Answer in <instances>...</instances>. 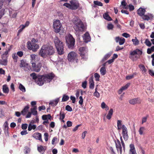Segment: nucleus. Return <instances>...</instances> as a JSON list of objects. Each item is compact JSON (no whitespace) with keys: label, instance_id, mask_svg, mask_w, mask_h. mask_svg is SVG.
<instances>
[{"label":"nucleus","instance_id":"nucleus-12","mask_svg":"<svg viewBox=\"0 0 154 154\" xmlns=\"http://www.w3.org/2000/svg\"><path fill=\"white\" fill-rule=\"evenodd\" d=\"M71 4V9L76 10L79 7V2L76 0H72L70 2Z\"/></svg>","mask_w":154,"mask_h":154},{"label":"nucleus","instance_id":"nucleus-46","mask_svg":"<svg viewBox=\"0 0 154 154\" xmlns=\"http://www.w3.org/2000/svg\"><path fill=\"white\" fill-rule=\"evenodd\" d=\"M12 58L13 59H14V62H17V59L18 58V57L17 56V54L15 53L12 56Z\"/></svg>","mask_w":154,"mask_h":154},{"label":"nucleus","instance_id":"nucleus-4","mask_svg":"<svg viewBox=\"0 0 154 154\" xmlns=\"http://www.w3.org/2000/svg\"><path fill=\"white\" fill-rule=\"evenodd\" d=\"M54 42L58 53L60 55L64 54L63 45L60 39H54Z\"/></svg>","mask_w":154,"mask_h":154},{"label":"nucleus","instance_id":"nucleus-18","mask_svg":"<svg viewBox=\"0 0 154 154\" xmlns=\"http://www.w3.org/2000/svg\"><path fill=\"white\" fill-rule=\"evenodd\" d=\"M130 149L129 154H137L135 150L134 145L131 144L130 145Z\"/></svg>","mask_w":154,"mask_h":154},{"label":"nucleus","instance_id":"nucleus-11","mask_svg":"<svg viewBox=\"0 0 154 154\" xmlns=\"http://www.w3.org/2000/svg\"><path fill=\"white\" fill-rule=\"evenodd\" d=\"M66 40L68 48L71 49L73 48L75 45V39H66Z\"/></svg>","mask_w":154,"mask_h":154},{"label":"nucleus","instance_id":"nucleus-20","mask_svg":"<svg viewBox=\"0 0 154 154\" xmlns=\"http://www.w3.org/2000/svg\"><path fill=\"white\" fill-rule=\"evenodd\" d=\"M145 9L140 8L137 10V14L140 16H143L145 14Z\"/></svg>","mask_w":154,"mask_h":154},{"label":"nucleus","instance_id":"nucleus-61","mask_svg":"<svg viewBox=\"0 0 154 154\" xmlns=\"http://www.w3.org/2000/svg\"><path fill=\"white\" fill-rule=\"evenodd\" d=\"M148 117L147 116L144 117L143 118L142 121V124L146 122L147 121Z\"/></svg>","mask_w":154,"mask_h":154},{"label":"nucleus","instance_id":"nucleus-24","mask_svg":"<svg viewBox=\"0 0 154 154\" xmlns=\"http://www.w3.org/2000/svg\"><path fill=\"white\" fill-rule=\"evenodd\" d=\"M37 57V56L35 54H32L30 55L31 58V63H35L36 58Z\"/></svg>","mask_w":154,"mask_h":154},{"label":"nucleus","instance_id":"nucleus-39","mask_svg":"<svg viewBox=\"0 0 154 154\" xmlns=\"http://www.w3.org/2000/svg\"><path fill=\"white\" fill-rule=\"evenodd\" d=\"M51 117L50 114L47 115H44L42 116V118L43 120H48V119H50Z\"/></svg>","mask_w":154,"mask_h":154},{"label":"nucleus","instance_id":"nucleus-40","mask_svg":"<svg viewBox=\"0 0 154 154\" xmlns=\"http://www.w3.org/2000/svg\"><path fill=\"white\" fill-rule=\"evenodd\" d=\"M139 67L143 73H146V69L143 65L142 64L140 65H139Z\"/></svg>","mask_w":154,"mask_h":154},{"label":"nucleus","instance_id":"nucleus-6","mask_svg":"<svg viewBox=\"0 0 154 154\" xmlns=\"http://www.w3.org/2000/svg\"><path fill=\"white\" fill-rule=\"evenodd\" d=\"M74 28L76 31H81L83 30L84 25L81 20H77L75 21Z\"/></svg>","mask_w":154,"mask_h":154},{"label":"nucleus","instance_id":"nucleus-45","mask_svg":"<svg viewBox=\"0 0 154 154\" xmlns=\"http://www.w3.org/2000/svg\"><path fill=\"white\" fill-rule=\"evenodd\" d=\"M97 88H96L95 89V91L94 93V96L97 98H99L100 96V94L97 91Z\"/></svg>","mask_w":154,"mask_h":154},{"label":"nucleus","instance_id":"nucleus-49","mask_svg":"<svg viewBox=\"0 0 154 154\" xmlns=\"http://www.w3.org/2000/svg\"><path fill=\"white\" fill-rule=\"evenodd\" d=\"M94 76L96 81H98L99 80L100 75L98 73H95L94 74Z\"/></svg>","mask_w":154,"mask_h":154},{"label":"nucleus","instance_id":"nucleus-62","mask_svg":"<svg viewBox=\"0 0 154 154\" xmlns=\"http://www.w3.org/2000/svg\"><path fill=\"white\" fill-rule=\"evenodd\" d=\"M107 27L108 29H112L113 27V26L112 24L111 23L109 24H108Z\"/></svg>","mask_w":154,"mask_h":154},{"label":"nucleus","instance_id":"nucleus-54","mask_svg":"<svg viewBox=\"0 0 154 154\" xmlns=\"http://www.w3.org/2000/svg\"><path fill=\"white\" fill-rule=\"evenodd\" d=\"M60 120L63 119L65 117V114L64 113H62L61 112H60Z\"/></svg>","mask_w":154,"mask_h":154},{"label":"nucleus","instance_id":"nucleus-55","mask_svg":"<svg viewBox=\"0 0 154 154\" xmlns=\"http://www.w3.org/2000/svg\"><path fill=\"white\" fill-rule=\"evenodd\" d=\"M142 18L144 20H148L149 19V17L147 15H143V16Z\"/></svg>","mask_w":154,"mask_h":154},{"label":"nucleus","instance_id":"nucleus-41","mask_svg":"<svg viewBox=\"0 0 154 154\" xmlns=\"http://www.w3.org/2000/svg\"><path fill=\"white\" fill-rule=\"evenodd\" d=\"M125 39H116V42L118 43L120 45H123L125 42Z\"/></svg>","mask_w":154,"mask_h":154},{"label":"nucleus","instance_id":"nucleus-25","mask_svg":"<svg viewBox=\"0 0 154 154\" xmlns=\"http://www.w3.org/2000/svg\"><path fill=\"white\" fill-rule=\"evenodd\" d=\"M4 131L5 133L6 134H8V122H5L4 125Z\"/></svg>","mask_w":154,"mask_h":154},{"label":"nucleus","instance_id":"nucleus-5","mask_svg":"<svg viewBox=\"0 0 154 154\" xmlns=\"http://www.w3.org/2000/svg\"><path fill=\"white\" fill-rule=\"evenodd\" d=\"M142 51L138 49L131 51L130 53L129 58L133 61H136L142 54Z\"/></svg>","mask_w":154,"mask_h":154},{"label":"nucleus","instance_id":"nucleus-47","mask_svg":"<svg viewBox=\"0 0 154 154\" xmlns=\"http://www.w3.org/2000/svg\"><path fill=\"white\" fill-rule=\"evenodd\" d=\"M94 4H95V5H97L98 6H103V3L102 2H99V1H94Z\"/></svg>","mask_w":154,"mask_h":154},{"label":"nucleus","instance_id":"nucleus-1","mask_svg":"<svg viewBox=\"0 0 154 154\" xmlns=\"http://www.w3.org/2000/svg\"><path fill=\"white\" fill-rule=\"evenodd\" d=\"M54 53V48L50 42L42 46L39 52V55L43 58H46L48 56L53 55Z\"/></svg>","mask_w":154,"mask_h":154},{"label":"nucleus","instance_id":"nucleus-51","mask_svg":"<svg viewBox=\"0 0 154 154\" xmlns=\"http://www.w3.org/2000/svg\"><path fill=\"white\" fill-rule=\"evenodd\" d=\"M8 51H6L5 53L2 55V57H5L7 58L8 55Z\"/></svg>","mask_w":154,"mask_h":154},{"label":"nucleus","instance_id":"nucleus-7","mask_svg":"<svg viewBox=\"0 0 154 154\" xmlns=\"http://www.w3.org/2000/svg\"><path fill=\"white\" fill-rule=\"evenodd\" d=\"M79 51L82 58L85 60H86L87 59V53L88 51L87 48L85 47H81L79 48Z\"/></svg>","mask_w":154,"mask_h":154},{"label":"nucleus","instance_id":"nucleus-53","mask_svg":"<svg viewBox=\"0 0 154 154\" xmlns=\"http://www.w3.org/2000/svg\"><path fill=\"white\" fill-rule=\"evenodd\" d=\"M65 109L66 110L69 112H71L72 110V108L69 105L66 106Z\"/></svg>","mask_w":154,"mask_h":154},{"label":"nucleus","instance_id":"nucleus-36","mask_svg":"<svg viewBox=\"0 0 154 154\" xmlns=\"http://www.w3.org/2000/svg\"><path fill=\"white\" fill-rule=\"evenodd\" d=\"M112 53L110 52L106 54L102 59V61H104L108 59L111 55Z\"/></svg>","mask_w":154,"mask_h":154},{"label":"nucleus","instance_id":"nucleus-31","mask_svg":"<svg viewBox=\"0 0 154 154\" xmlns=\"http://www.w3.org/2000/svg\"><path fill=\"white\" fill-rule=\"evenodd\" d=\"M37 107L34 106L33 108L31 109V113L33 115L35 116L37 114V112L36 111Z\"/></svg>","mask_w":154,"mask_h":154},{"label":"nucleus","instance_id":"nucleus-19","mask_svg":"<svg viewBox=\"0 0 154 154\" xmlns=\"http://www.w3.org/2000/svg\"><path fill=\"white\" fill-rule=\"evenodd\" d=\"M7 58L5 57H2L0 59V64L4 66H6L7 65Z\"/></svg>","mask_w":154,"mask_h":154},{"label":"nucleus","instance_id":"nucleus-60","mask_svg":"<svg viewBox=\"0 0 154 154\" xmlns=\"http://www.w3.org/2000/svg\"><path fill=\"white\" fill-rule=\"evenodd\" d=\"M122 36L126 38H128L130 37V35L127 33H123L122 34Z\"/></svg>","mask_w":154,"mask_h":154},{"label":"nucleus","instance_id":"nucleus-52","mask_svg":"<svg viewBox=\"0 0 154 154\" xmlns=\"http://www.w3.org/2000/svg\"><path fill=\"white\" fill-rule=\"evenodd\" d=\"M145 43L146 45L149 47L151 45L150 42L148 40V39H146L145 41Z\"/></svg>","mask_w":154,"mask_h":154},{"label":"nucleus","instance_id":"nucleus-64","mask_svg":"<svg viewBox=\"0 0 154 154\" xmlns=\"http://www.w3.org/2000/svg\"><path fill=\"white\" fill-rule=\"evenodd\" d=\"M149 73L152 76H154V72L152 70L149 69Z\"/></svg>","mask_w":154,"mask_h":154},{"label":"nucleus","instance_id":"nucleus-3","mask_svg":"<svg viewBox=\"0 0 154 154\" xmlns=\"http://www.w3.org/2000/svg\"><path fill=\"white\" fill-rule=\"evenodd\" d=\"M38 41V39H32L31 42L28 41L27 43L28 49L34 52L36 51L39 47V45L36 43Z\"/></svg>","mask_w":154,"mask_h":154},{"label":"nucleus","instance_id":"nucleus-28","mask_svg":"<svg viewBox=\"0 0 154 154\" xmlns=\"http://www.w3.org/2000/svg\"><path fill=\"white\" fill-rule=\"evenodd\" d=\"M89 88L93 89L94 88V82L93 78L91 77L89 79Z\"/></svg>","mask_w":154,"mask_h":154},{"label":"nucleus","instance_id":"nucleus-16","mask_svg":"<svg viewBox=\"0 0 154 154\" xmlns=\"http://www.w3.org/2000/svg\"><path fill=\"white\" fill-rule=\"evenodd\" d=\"M91 39H82L83 40H81V39H78L77 44L79 45H82L85 43H87L91 41Z\"/></svg>","mask_w":154,"mask_h":154},{"label":"nucleus","instance_id":"nucleus-56","mask_svg":"<svg viewBox=\"0 0 154 154\" xmlns=\"http://www.w3.org/2000/svg\"><path fill=\"white\" fill-rule=\"evenodd\" d=\"M134 74H133L132 75H128L126 76V79L129 80L131 79H132V78H133L134 77Z\"/></svg>","mask_w":154,"mask_h":154},{"label":"nucleus","instance_id":"nucleus-43","mask_svg":"<svg viewBox=\"0 0 154 154\" xmlns=\"http://www.w3.org/2000/svg\"><path fill=\"white\" fill-rule=\"evenodd\" d=\"M69 99V97L66 94H64L63 95L62 98V102H65L67 101Z\"/></svg>","mask_w":154,"mask_h":154},{"label":"nucleus","instance_id":"nucleus-13","mask_svg":"<svg viewBox=\"0 0 154 154\" xmlns=\"http://www.w3.org/2000/svg\"><path fill=\"white\" fill-rule=\"evenodd\" d=\"M32 66L33 68L34 71L36 72H38L40 70L41 64L40 63H39L36 65L35 63H32Z\"/></svg>","mask_w":154,"mask_h":154},{"label":"nucleus","instance_id":"nucleus-44","mask_svg":"<svg viewBox=\"0 0 154 154\" xmlns=\"http://www.w3.org/2000/svg\"><path fill=\"white\" fill-rule=\"evenodd\" d=\"M115 143L116 149H118L119 147H122L120 142L119 140H117L116 141H115Z\"/></svg>","mask_w":154,"mask_h":154},{"label":"nucleus","instance_id":"nucleus-10","mask_svg":"<svg viewBox=\"0 0 154 154\" xmlns=\"http://www.w3.org/2000/svg\"><path fill=\"white\" fill-rule=\"evenodd\" d=\"M122 135L123 138L125 140H127L128 138V130L127 128L125 125H122Z\"/></svg>","mask_w":154,"mask_h":154},{"label":"nucleus","instance_id":"nucleus-42","mask_svg":"<svg viewBox=\"0 0 154 154\" xmlns=\"http://www.w3.org/2000/svg\"><path fill=\"white\" fill-rule=\"evenodd\" d=\"M117 125L118 130H120L122 128V121L121 120H118L117 121Z\"/></svg>","mask_w":154,"mask_h":154},{"label":"nucleus","instance_id":"nucleus-17","mask_svg":"<svg viewBox=\"0 0 154 154\" xmlns=\"http://www.w3.org/2000/svg\"><path fill=\"white\" fill-rule=\"evenodd\" d=\"M60 100V97L57 98L54 100L51 101L49 104L52 106H55L57 105Z\"/></svg>","mask_w":154,"mask_h":154},{"label":"nucleus","instance_id":"nucleus-30","mask_svg":"<svg viewBox=\"0 0 154 154\" xmlns=\"http://www.w3.org/2000/svg\"><path fill=\"white\" fill-rule=\"evenodd\" d=\"M28 63H26L25 61L23 60H22L20 61V67H24L28 66Z\"/></svg>","mask_w":154,"mask_h":154},{"label":"nucleus","instance_id":"nucleus-15","mask_svg":"<svg viewBox=\"0 0 154 154\" xmlns=\"http://www.w3.org/2000/svg\"><path fill=\"white\" fill-rule=\"evenodd\" d=\"M129 103L131 104L134 105L136 104L140 103L141 100L138 98L132 99L129 101Z\"/></svg>","mask_w":154,"mask_h":154},{"label":"nucleus","instance_id":"nucleus-48","mask_svg":"<svg viewBox=\"0 0 154 154\" xmlns=\"http://www.w3.org/2000/svg\"><path fill=\"white\" fill-rule=\"evenodd\" d=\"M90 37V35L88 32H86L83 36V38H89Z\"/></svg>","mask_w":154,"mask_h":154},{"label":"nucleus","instance_id":"nucleus-38","mask_svg":"<svg viewBox=\"0 0 154 154\" xmlns=\"http://www.w3.org/2000/svg\"><path fill=\"white\" fill-rule=\"evenodd\" d=\"M25 26H24V25H22L20 26L19 27L20 29L18 30L17 32V35H19L20 33H21L23 29L25 28Z\"/></svg>","mask_w":154,"mask_h":154},{"label":"nucleus","instance_id":"nucleus-35","mask_svg":"<svg viewBox=\"0 0 154 154\" xmlns=\"http://www.w3.org/2000/svg\"><path fill=\"white\" fill-rule=\"evenodd\" d=\"M29 109V107L28 106H25L24 109L21 112L23 116L25 115L26 114L27 112L28 111Z\"/></svg>","mask_w":154,"mask_h":154},{"label":"nucleus","instance_id":"nucleus-26","mask_svg":"<svg viewBox=\"0 0 154 154\" xmlns=\"http://www.w3.org/2000/svg\"><path fill=\"white\" fill-rule=\"evenodd\" d=\"M3 92L5 94H8L9 92V89L6 85H5L2 86Z\"/></svg>","mask_w":154,"mask_h":154},{"label":"nucleus","instance_id":"nucleus-34","mask_svg":"<svg viewBox=\"0 0 154 154\" xmlns=\"http://www.w3.org/2000/svg\"><path fill=\"white\" fill-rule=\"evenodd\" d=\"M36 125H32L31 123H30L28 125V130L30 131L32 129L34 130L36 128Z\"/></svg>","mask_w":154,"mask_h":154},{"label":"nucleus","instance_id":"nucleus-21","mask_svg":"<svg viewBox=\"0 0 154 154\" xmlns=\"http://www.w3.org/2000/svg\"><path fill=\"white\" fill-rule=\"evenodd\" d=\"M130 85V83H128L125 86L122 87L119 90L118 93L119 94H121L123 91L127 89Z\"/></svg>","mask_w":154,"mask_h":154},{"label":"nucleus","instance_id":"nucleus-23","mask_svg":"<svg viewBox=\"0 0 154 154\" xmlns=\"http://www.w3.org/2000/svg\"><path fill=\"white\" fill-rule=\"evenodd\" d=\"M146 130V129L144 127H140L138 130L139 134L141 135H144Z\"/></svg>","mask_w":154,"mask_h":154},{"label":"nucleus","instance_id":"nucleus-33","mask_svg":"<svg viewBox=\"0 0 154 154\" xmlns=\"http://www.w3.org/2000/svg\"><path fill=\"white\" fill-rule=\"evenodd\" d=\"M103 16L105 19L107 20L108 21H111L112 20V19L107 13H105L103 14Z\"/></svg>","mask_w":154,"mask_h":154},{"label":"nucleus","instance_id":"nucleus-22","mask_svg":"<svg viewBox=\"0 0 154 154\" xmlns=\"http://www.w3.org/2000/svg\"><path fill=\"white\" fill-rule=\"evenodd\" d=\"M33 137L36 139L38 140L41 141H42V135L40 133H35L33 134Z\"/></svg>","mask_w":154,"mask_h":154},{"label":"nucleus","instance_id":"nucleus-57","mask_svg":"<svg viewBox=\"0 0 154 154\" xmlns=\"http://www.w3.org/2000/svg\"><path fill=\"white\" fill-rule=\"evenodd\" d=\"M24 150L25 151V153L26 154H27L30 151V149L28 147H26L25 148Z\"/></svg>","mask_w":154,"mask_h":154},{"label":"nucleus","instance_id":"nucleus-2","mask_svg":"<svg viewBox=\"0 0 154 154\" xmlns=\"http://www.w3.org/2000/svg\"><path fill=\"white\" fill-rule=\"evenodd\" d=\"M54 77V75L52 73H49L41 75L40 77V82L38 81V85L39 86H42L44 83H48L51 81Z\"/></svg>","mask_w":154,"mask_h":154},{"label":"nucleus","instance_id":"nucleus-29","mask_svg":"<svg viewBox=\"0 0 154 154\" xmlns=\"http://www.w3.org/2000/svg\"><path fill=\"white\" fill-rule=\"evenodd\" d=\"M38 150V151L41 152H44L46 149V147L45 146H40L38 147L37 148Z\"/></svg>","mask_w":154,"mask_h":154},{"label":"nucleus","instance_id":"nucleus-37","mask_svg":"<svg viewBox=\"0 0 154 154\" xmlns=\"http://www.w3.org/2000/svg\"><path fill=\"white\" fill-rule=\"evenodd\" d=\"M100 72L101 75H104L106 72V69L105 67H102L100 69Z\"/></svg>","mask_w":154,"mask_h":154},{"label":"nucleus","instance_id":"nucleus-50","mask_svg":"<svg viewBox=\"0 0 154 154\" xmlns=\"http://www.w3.org/2000/svg\"><path fill=\"white\" fill-rule=\"evenodd\" d=\"M132 41L133 42L134 45H137L139 44V41L138 39H132Z\"/></svg>","mask_w":154,"mask_h":154},{"label":"nucleus","instance_id":"nucleus-14","mask_svg":"<svg viewBox=\"0 0 154 154\" xmlns=\"http://www.w3.org/2000/svg\"><path fill=\"white\" fill-rule=\"evenodd\" d=\"M30 76L32 77V78L33 79L35 80L36 83L38 85V81L40 82V77H41V75H37L36 73L35 72H33L32 73L30 74Z\"/></svg>","mask_w":154,"mask_h":154},{"label":"nucleus","instance_id":"nucleus-8","mask_svg":"<svg viewBox=\"0 0 154 154\" xmlns=\"http://www.w3.org/2000/svg\"><path fill=\"white\" fill-rule=\"evenodd\" d=\"M53 27L55 32L56 33L59 32L61 30L62 25L60 20H56L54 22Z\"/></svg>","mask_w":154,"mask_h":154},{"label":"nucleus","instance_id":"nucleus-58","mask_svg":"<svg viewBox=\"0 0 154 154\" xmlns=\"http://www.w3.org/2000/svg\"><path fill=\"white\" fill-rule=\"evenodd\" d=\"M44 139L45 141H47L48 140V133H45L44 134Z\"/></svg>","mask_w":154,"mask_h":154},{"label":"nucleus","instance_id":"nucleus-32","mask_svg":"<svg viewBox=\"0 0 154 154\" xmlns=\"http://www.w3.org/2000/svg\"><path fill=\"white\" fill-rule=\"evenodd\" d=\"M18 84V88L20 90L23 92H25L26 91V90L25 87L21 83H19Z\"/></svg>","mask_w":154,"mask_h":154},{"label":"nucleus","instance_id":"nucleus-63","mask_svg":"<svg viewBox=\"0 0 154 154\" xmlns=\"http://www.w3.org/2000/svg\"><path fill=\"white\" fill-rule=\"evenodd\" d=\"M65 38H74L72 35L70 34H67L65 37Z\"/></svg>","mask_w":154,"mask_h":154},{"label":"nucleus","instance_id":"nucleus-27","mask_svg":"<svg viewBox=\"0 0 154 154\" xmlns=\"http://www.w3.org/2000/svg\"><path fill=\"white\" fill-rule=\"evenodd\" d=\"M113 112V110L112 109H111L108 112V113L106 116V118L109 120L111 118L112 116V115Z\"/></svg>","mask_w":154,"mask_h":154},{"label":"nucleus","instance_id":"nucleus-59","mask_svg":"<svg viewBox=\"0 0 154 154\" xmlns=\"http://www.w3.org/2000/svg\"><path fill=\"white\" fill-rule=\"evenodd\" d=\"M128 7L130 11H131L134 10V6L132 5H128Z\"/></svg>","mask_w":154,"mask_h":154},{"label":"nucleus","instance_id":"nucleus-9","mask_svg":"<svg viewBox=\"0 0 154 154\" xmlns=\"http://www.w3.org/2000/svg\"><path fill=\"white\" fill-rule=\"evenodd\" d=\"M77 54L74 51H71L69 53L68 55V59L69 61L72 62L76 61L77 62L78 59H76Z\"/></svg>","mask_w":154,"mask_h":154}]
</instances>
